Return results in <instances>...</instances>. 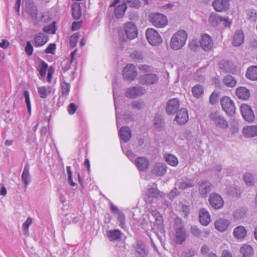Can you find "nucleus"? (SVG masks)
I'll return each instance as SVG.
<instances>
[{
    "instance_id": "nucleus-1",
    "label": "nucleus",
    "mask_w": 257,
    "mask_h": 257,
    "mask_svg": "<svg viewBox=\"0 0 257 257\" xmlns=\"http://www.w3.org/2000/svg\"><path fill=\"white\" fill-rule=\"evenodd\" d=\"M188 38L187 32L180 30L173 34L171 38L170 46L174 50L181 49L185 45Z\"/></svg>"
},
{
    "instance_id": "nucleus-2",
    "label": "nucleus",
    "mask_w": 257,
    "mask_h": 257,
    "mask_svg": "<svg viewBox=\"0 0 257 257\" xmlns=\"http://www.w3.org/2000/svg\"><path fill=\"white\" fill-rule=\"evenodd\" d=\"M123 28L125 36L124 35L122 31H118V36L121 41H125L126 39L133 40L137 37L138 34V29L133 22H126L124 24Z\"/></svg>"
},
{
    "instance_id": "nucleus-3",
    "label": "nucleus",
    "mask_w": 257,
    "mask_h": 257,
    "mask_svg": "<svg viewBox=\"0 0 257 257\" xmlns=\"http://www.w3.org/2000/svg\"><path fill=\"white\" fill-rule=\"evenodd\" d=\"M174 227L175 229V241L176 243L180 244L186 238V231L180 218L177 217L175 219Z\"/></svg>"
},
{
    "instance_id": "nucleus-4",
    "label": "nucleus",
    "mask_w": 257,
    "mask_h": 257,
    "mask_svg": "<svg viewBox=\"0 0 257 257\" xmlns=\"http://www.w3.org/2000/svg\"><path fill=\"white\" fill-rule=\"evenodd\" d=\"M149 19L151 24L158 28H163L168 24L167 17L161 13H151L149 15Z\"/></svg>"
},
{
    "instance_id": "nucleus-5",
    "label": "nucleus",
    "mask_w": 257,
    "mask_h": 257,
    "mask_svg": "<svg viewBox=\"0 0 257 257\" xmlns=\"http://www.w3.org/2000/svg\"><path fill=\"white\" fill-rule=\"evenodd\" d=\"M146 36L148 42L152 46H156L162 42L161 37L154 29H148L146 31Z\"/></svg>"
},
{
    "instance_id": "nucleus-6",
    "label": "nucleus",
    "mask_w": 257,
    "mask_h": 257,
    "mask_svg": "<svg viewBox=\"0 0 257 257\" xmlns=\"http://www.w3.org/2000/svg\"><path fill=\"white\" fill-rule=\"evenodd\" d=\"M149 212L151 216H149V219L151 222H153L159 229L162 230L164 220L162 214L155 208H151L149 210Z\"/></svg>"
},
{
    "instance_id": "nucleus-7",
    "label": "nucleus",
    "mask_w": 257,
    "mask_h": 257,
    "mask_svg": "<svg viewBox=\"0 0 257 257\" xmlns=\"http://www.w3.org/2000/svg\"><path fill=\"white\" fill-rule=\"evenodd\" d=\"M221 105L228 115L232 116L235 112V107L233 101L229 97L224 96L221 100Z\"/></svg>"
},
{
    "instance_id": "nucleus-8",
    "label": "nucleus",
    "mask_w": 257,
    "mask_h": 257,
    "mask_svg": "<svg viewBox=\"0 0 257 257\" xmlns=\"http://www.w3.org/2000/svg\"><path fill=\"white\" fill-rule=\"evenodd\" d=\"M122 74L124 79L130 81L134 80L138 75L136 66L132 64L126 65L122 70Z\"/></svg>"
},
{
    "instance_id": "nucleus-9",
    "label": "nucleus",
    "mask_w": 257,
    "mask_h": 257,
    "mask_svg": "<svg viewBox=\"0 0 257 257\" xmlns=\"http://www.w3.org/2000/svg\"><path fill=\"white\" fill-rule=\"evenodd\" d=\"M209 203L211 207L215 209L221 208L224 205L222 197L216 193H212L209 195Z\"/></svg>"
},
{
    "instance_id": "nucleus-10",
    "label": "nucleus",
    "mask_w": 257,
    "mask_h": 257,
    "mask_svg": "<svg viewBox=\"0 0 257 257\" xmlns=\"http://www.w3.org/2000/svg\"><path fill=\"white\" fill-rule=\"evenodd\" d=\"M146 92V89L142 86H134L127 88L125 92V96L128 98H135Z\"/></svg>"
},
{
    "instance_id": "nucleus-11",
    "label": "nucleus",
    "mask_w": 257,
    "mask_h": 257,
    "mask_svg": "<svg viewBox=\"0 0 257 257\" xmlns=\"http://www.w3.org/2000/svg\"><path fill=\"white\" fill-rule=\"evenodd\" d=\"M210 118L216 126L221 128H226L228 127L227 121L216 111L211 112Z\"/></svg>"
},
{
    "instance_id": "nucleus-12",
    "label": "nucleus",
    "mask_w": 257,
    "mask_h": 257,
    "mask_svg": "<svg viewBox=\"0 0 257 257\" xmlns=\"http://www.w3.org/2000/svg\"><path fill=\"white\" fill-rule=\"evenodd\" d=\"M135 164L139 171L146 172L149 168L150 163L149 160L143 157H139L135 160Z\"/></svg>"
},
{
    "instance_id": "nucleus-13",
    "label": "nucleus",
    "mask_w": 257,
    "mask_h": 257,
    "mask_svg": "<svg viewBox=\"0 0 257 257\" xmlns=\"http://www.w3.org/2000/svg\"><path fill=\"white\" fill-rule=\"evenodd\" d=\"M240 111L244 119L248 121L251 122L254 119L253 112L250 107L246 104H242L240 106Z\"/></svg>"
},
{
    "instance_id": "nucleus-14",
    "label": "nucleus",
    "mask_w": 257,
    "mask_h": 257,
    "mask_svg": "<svg viewBox=\"0 0 257 257\" xmlns=\"http://www.w3.org/2000/svg\"><path fill=\"white\" fill-rule=\"evenodd\" d=\"M158 76L155 74H148L139 78V83L142 84L152 85L158 82Z\"/></svg>"
},
{
    "instance_id": "nucleus-15",
    "label": "nucleus",
    "mask_w": 257,
    "mask_h": 257,
    "mask_svg": "<svg viewBox=\"0 0 257 257\" xmlns=\"http://www.w3.org/2000/svg\"><path fill=\"white\" fill-rule=\"evenodd\" d=\"M209 22L213 26L217 25L220 22H224L225 27H229L231 23L228 18L221 17L215 14H211L210 15Z\"/></svg>"
},
{
    "instance_id": "nucleus-16",
    "label": "nucleus",
    "mask_w": 257,
    "mask_h": 257,
    "mask_svg": "<svg viewBox=\"0 0 257 257\" xmlns=\"http://www.w3.org/2000/svg\"><path fill=\"white\" fill-rule=\"evenodd\" d=\"M118 86L116 83L113 84V95L114 99V105L115 108L116 120L117 127L119 126V113H118V102L119 96L118 95Z\"/></svg>"
},
{
    "instance_id": "nucleus-17",
    "label": "nucleus",
    "mask_w": 257,
    "mask_h": 257,
    "mask_svg": "<svg viewBox=\"0 0 257 257\" xmlns=\"http://www.w3.org/2000/svg\"><path fill=\"white\" fill-rule=\"evenodd\" d=\"M134 249L136 257H148V251L144 244L141 241H137L134 244Z\"/></svg>"
},
{
    "instance_id": "nucleus-18",
    "label": "nucleus",
    "mask_w": 257,
    "mask_h": 257,
    "mask_svg": "<svg viewBox=\"0 0 257 257\" xmlns=\"http://www.w3.org/2000/svg\"><path fill=\"white\" fill-rule=\"evenodd\" d=\"M230 223L231 222L228 219L221 218L215 221L214 226L215 229L218 231L223 232L227 230Z\"/></svg>"
},
{
    "instance_id": "nucleus-19",
    "label": "nucleus",
    "mask_w": 257,
    "mask_h": 257,
    "mask_svg": "<svg viewBox=\"0 0 257 257\" xmlns=\"http://www.w3.org/2000/svg\"><path fill=\"white\" fill-rule=\"evenodd\" d=\"M201 48L205 51L211 50L213 47V41L211 38L207 34H203L200 41Z\"/></svg>"
},
{
    "instance_id": "nucleus-20",
    "label": "nucleus",
    "mask_w": 257,
    "mask_h": 257,
    "mask_svg": "<svg viewBox=\"0 0 257 257\" xmlns=\"http://www.w3.org/2000/svg\"><path fill=\"white\" fill-rule=\"evenodd\" d=\"M247 229L242 225L235 227L233 231V235L237 240H243L247 236Z\"/></svg>"
},
{
    "instance_id": "nucleus-21",
    "label": "nucleus",
    "mask_w": 257,
    "mask_h": 257,
    "mask_svg": "<svg viewBox=\"0 0 257 257\" xmlns=\"http://www.w3.org/2000/svg\"><path fill=\"white\" fill-rule=\"evenodd\" d=\"M179 107V101L177 99L174 98L169 100L167 107L166 112L168 114H173L176 112Z\"/></svg>"
},
{
    "instance_id": "nucleus-22",
    "label": "nucleus",
    "mask_w": 257,
    "mask_h": 257,
    "mask_svg": "<svg viewBox=\"0 0 257 257\" xmlns=\"http://www.w3.org/2000/svg\"><path fill=\"white\" fill-rule=\"evenodd\" d=\"M167 167L163 163H156L152 169V173L157 176H163L167 172Z\"/></svg>"
},
{
    "instance_id": "nucleus-23",
    "label": "nucleus",
    "mask_w": 257,
    "mask_h": 257,
    "mask_svg": "<svg viewBox=\"0 0 257 257\" xmlns=\"http://www.w3.org/2000/svg\"><path fill=\"white\" fill-rule=\"evenodd\" d=\"M196 181L194 179L188 178H182L176 184L177 186L181 190H184L187 188L193 187Z\"/></svg>"
},
{
    "instance_id": "nucleus-24",
    "label": "nucleus",
    "mask_w": 257,
    "mask_h": 257,
    "mask_svg": "<svg viewBox=\"0 0 257 257\" xmlns=\"http://www.w3.org/2000/svg\"><path fill=\"white\" fill-rule=\"evenodd\" d=\"M212 6L215 10L217 12H224L227 11L229 7L227 1L214 0L212 3Z\"/></svg>"
},
{
    "instance_id": "nucleus-25",
    "label": "nucleus",
    "mask_w": 257,
    "mask_h": 257,
    "mask_svg": "<svg viewBox=\"0 0 257 257\" xmlns=\"http://www.w3.org/2000/svg\"><path fill=\"white\" fill-rule=\"evenodd\" d=\"M199 217L200 223L204 226H207L211 221L210 215L208 210L205 208L200 209Z\"/></svg>"
},
{
    "instance_id": "nucleus-26",
    "label": "nucleus",
    "mask_w": 257,
    "mask_h": 257,
    "mask_svg": "<svg viewBox=\"0 0 257 257\" xmlns=\"http://www.w3.org/2000/svg\"><path fill=\"white\" fill-rule=\"evenodd\" d=\"M175 120L179 124H183L188 120V114L185 108H181L177 112Z\"/></svg>"
},
{
    "instance_id": "nucleus-27",
    "label": "nucleus",
    "mask_w": 257,
    "mask_h": 257,
    "mask_svg": "<svg viewBox=\"0 0 257 257\" xmlns=\"http://www.w3.org/2000/svg\"><path fill=\"white\" fill-rule=\"evenodd\" d=\"M48 41V36L42 33L37 34L34 36V43L35 47L42 46L44 45Z\"/></svg>"
},
{
    "instance_id": "nucleus-28",
    "label": "nucleus",
    "mask_w": 257,
    "mask_h": 257,
    "mask_svg": "<svg viewBox=\"0 0 257 257\" xmlns=\"http://www.w3.org/2000/svg\"><path fill=\"white\" fill-rule=\"evenodd\" d=\"M236 97L241 100H247L250 97V91L245 87H238L235 90Z\"/></svg>"
},
{
    "instance_id": "nucleus-29",
    "label": "nucleus",
    "mask_w": 257,
    "mask_h": 257,
    "mask_svg": "<svg viewBox=\"0 0 257 257\" xmlns=\"http://www.w3.org/2000/svg\"><path fill=\"white\" fill-rule=\"evenodd\" d=\"M21 179L24 184L25 189H27L31 180V176L29 172V166L28 165H26L24 167L21 176Z\"/></svg>"
},
{
    "instance_id": "nucleus-30",
    "label": "nucleus",
    "mask_w": 257,
    "mask_h": 257,
    "mask_svg": "<svg viewBox=\"0 0 257 257\" xmlns=\"http://www.w3.org/2000/svg\"><path fill=\"white\" fill-rule=\"evenodd\" d=\"M120 139L124 143L127 142L132 137V132L129 127L123 126L121 127L119 131Z\"/></svg>"
},
{
    "instance_id": "nucleus-31",
    "label": "nucleus",
    "mask_w": 257,
    "mask_h": 257,
    "mask_svg": "<svg viewBox=\"0 0 257 257\" xmlns=\"http://www.w3.org/2000/svg\"><path fill=\"white\" fill-rule=\"evenodd\" d=\"M212 188V184L207 181H203L199 185V191L200 195L205 197L207 193L209 192Z\"/></svg>"
},
{
    "instance_id": "nucleus-32",
    "label": "nucleus",
    "mask_w": 257,
    "mask_h": 257,
    "mask_svg": "<svg viewBox=\"0 0 257 257\" xmlns=\"http://www.w3.org/2000/svg\"><path fill=\"white\" fill-rule=\"evenodd\" d=\"M244 39V33L242 30H237L235 31L232 42L233 45L239 46L241 45Z\"/></svg>"
},
{
    "instance_id": "nucleus-33",
    "label": "nucleus",
    "mask_w": 257,
    "mask_h": 257,
    "mask_svg": "<svg viewBox=\"0 0 257 257\" xmlns=\"http://www.w3.org/2000/svg\"><path fill=\"white\" fill-rule=\"evenodd\" d=\"M242 133L246 137L252 138L257 136V125L244 127Z\"/></svg>"
},
{
    "instance_id": "nucleus-34",
    "label": "nucleus",
    "mask_w": 257,
    "mask_h": 257,
    "mask_svg": "<svg viewBox=\"0 0 257 257\" xmlns=\"http://www.w3.org/2000/svg\"><path fill=\"white\" fill-rule=\"evenodd\" d=\"M122 233L118 229L109 230L106 232V236L110 241H114L119 240L121 236Z\"/></svg>"
},
{
    "instance_id": "nucleus-35",
    "label": "nucleus",
    "mask_w": 257,
    "mask_h": 257,
    "mask_svg": "<svg viewBox=\"0 0 257 257\" xmlns=\"http://www.w3.org/2000/svg\"><path fill=\"white\" fill-rule=\"evenodd\" d=\"M26 9L27 13L32 17H36L37 10L36 7L31 0H27L26 2Z\"/></svg>"
},
{
    "instance_id": "nucleus-36",
    "label": "nucleus",
    "mask_w": 257,
    "mask_h": 257,
    "mask_svg": "<svg viewBox=\"0 0 257 257\" xmlns=\"http://www.w3.org/2000/svg\"><path fill=\"white\" fill-rule=\"evenodd\" d=\"M246 212L247 210L245 208H238L233 213V218L235 221L242 220L246 216Z\"/></svg>"
},
{
    "instance_id": "nucleus-37",
    "label": "nucleus",
    "mask_w": 257,
    "mask_h": 257,
    "mask_svg": "<svg viewBox=\"0 0 257 257\" xmlns=\"http://www.w3.org/2000/svg\"><path fill=\"white\" fill-rule=\"evenodd\" d=\"M164 157L165 161L170 166L176 167L178 164V160L174 155L166 153Z\"/></svg>"
},
{
    "instance_id": "nucleus-38",
    "label": "nucleus",
    "mask_w": 257,
    "mask_h": 257,
    "mask_svg": "<svg viewBox=\"0 0 257 257\" xmlns=\"http://www.w3.org/2000/svg\"><path fill=\"white\" fill-rule=\"evenodd\" d=\"M246 77L253 81L257 80V66H252L247 69Z\"/></svg>"
},
{
    "instance_id": "nucleus-39",
    "label": "nucleus",
    "mask_w": 257,
    "mask_h": 257,
    "mask_svg": "<svg viewBox=\"0 0 257 257\" xmlns=\"http://www.w3.org/2000/svg\"><path fill=\"white\" fill-rule=\"evenodd\" d=\"M126 8V5L124 3L117 6L114 11L115 16L117 18H122L124 14Z\"/></svg>"
},
{
    "instance_id": "nucleus-40",
    "label": "nucleus",
    "mask_w": 257,
    "mask_h": 257,
    "mask_svg": "<svg viewBox=\"0 0 257 257\" xmlns=\"http://www.w3.org/2000/svg\"><path fill=\"white\" fill-rule=\"evenodd\" d=\"M51 92V87L50 86H41L38 88L39 95L42 98H46Z\"/></svg>"
},
{
    "instance_id": "nucleus-41",
    "label": "nucleus",
    "mask_w": 257,
    "mask_h": 257,
    "mask_svg": "<svg viewBox=\"0 0 257 257\" xmlns=\"http://www.w3.org/2000/svg\"><path fill=\"white\" fill-rule=\"evenodd\" d=\"M240 252L243 257H252L253 256L252 247L248 244H244L240 248Z\"/></svg>"
},
{
    "instance_id": "nucleus-42",
    "label": "nucleus",
    "mask_w": 257,
    "mask_h": 257,
    "mask_svg": "<svg viewBox=\"0 0 257 257\" xmlns=\"http://www.w3.org/2000/svg\"><path fill=\"white\" fill-rule=\"evenodd\" d=\"M72 16L74 19H78L80 18L81 15V10L79 3H74L72 6Z\"/></svg>"
},
{
    "instance_id": "nucleus-43",
    "label": "nucleus",
    "mask_w": 257,
    "mask_h": 257,
    "mask_svg": "<svg viewBox=\"0 0 257 257\" xmlns=\"http://www.w3.org/2000/svg\"><path fill=\"white\" fill-rule=\"evenodd\" d=\"M243 179L246 185L248 186H252L255 183L253 175L249 172L244 174Z\"/></svg>"
},
{
    "instance_id": "nucleus-44",
    "label": "nucleus",
    "mask_w": 257,
    "mask_h": 257,
    "mask_svg": "<svg viewBox=\"0 0 257 257\" xmlns=\"http://www.w3.org/2000/svg\"><path fill=\"white\" fill-rule=\"evenodd\" d=\"M192 92L194 97L199 98L203 95L204 89L201 85H196L192 87Z\"/></svg>"
},
{
    "instance_id": "nucleus-45",
    "label": "nucleus",
    "mask_w": 257,
    "mask_h": 257,
    "mask_svg": "<svg viewBox=\"0 0 257 257\" xmlns=\"http://www.w3.org/2000/svg\"><path fill=\"white\" fill-rule=\"evenodd\" d=\"M223 82L225 85L229 87H234L236 83V80L230 75H227L224 77Z\"/></svg>"
},
{
    "instance_id": "nucleus-46",
    "label": "nucleus",
    "mask_w": 257,
    "mask_h": 257,
    "mask_svg": "<svg viewBox=\"0 0 257 257\" xmlns=\"http://www.w3.org/2000/svg\"><path fill=\"white\" fill-rule=\"evenodd\" d=\"M160 191L156 187L148 188L146 195L149 197L157 198L160 195Z\"/></svg>"
},
{
    "instance_id": "nucleus-47",
    "label": "nucleus",
    "mask_w": 257,
    "mask_h": 257,
    "mask_svg": "<svg viewBox=\"0 0 257 257\" xmlns=\"http://www.w3.org/2000/svg\"><path fill=\"white\" fill-rule=\"evenodd\" d=\"M61 86L62 96L64 97H67L69 95V93L70 91V84L68 83H66L65 81H62L61 82Z\"/></svg>"
},
{
    "instance_id": "nucleus-48",
    "label": "nucleus",
    "mask_w": 257,
    "mask_h": 257,
    "mask_svg": "<svg viewBox=\"0 0 257 257\" xmlns=\"http://www.w3.org/2000/svg\"><path fill=\"white\" fill-rule=\"evenodd\" d=\"M23 95L25 98L27 108L28 109L29 115L31 114V104L30 98V93L28 90H25L24 92Z\"/></svg>"
},
{
    "instance_id": "nucleus-49",
    "label": "nucleus",
    "mask_w": 257,
    "mask_h": 257,
    "mask_svg": "<svg viewBox=\"0 0 257 257\" xmlns=\"http://www.w3.org/2000/svg\"><path fill=\"white\" fill-rule=\"evenodd\" d=\"M48 65L44 62H42L38 66V70L42 78L45 76L46 71L48 69Z\"/></svg>"
},
{
    "instance_id": "nucleus-50",
    "label": "nucleus",
    "mask_w": 257,
    "mask_h": 257,
    "mask_svg": "<svg viewBox=\"0 0 257 257\" xmlns=\"http://www.w3.org/2000/svg\"><path fill=\"white\" fill-rule=\"evenodd\" d=\"M131 58L137 62H141L143 59V56L142 52L135 51L131 54Z\"/></svg>"
},
{
    "instance_id": "nucleus-51",
    "label": "nucleus",
    "mask_w": 257,
    "mask_h": 257,
    "mask_svg": "<svg viewBox=\"0 0 257 257\" xmlns=\"http://www.w3.org/2000/svg\"><path fill=\"white\" fill-rule=\"evenodd\" d=\"M117 220L119 222V225L124 228L125 225V218L123 213L122 211H118Z\"/></svg>"
},
{
    "instance_id": "nucleus-52",
    "label": "nucleus",
    "mask_w": 257,
    "mask_h": 257,
    "mask_svg": "<svg viewBox=\"0 0 257 257\" xmlns=\"http://www.w3.org/2000/svg\"><path fill=\"white\" fill-rule=\"evenodd\" d=\"M32 223V220L31 217H28L25 222L23 223L22 228L25 235H27L29 231V227Z\"/></svg>"
},
{
    "instance_id": "nucleus-53",
    "label": "nucleus",
    "mask_w": 257,
    "mask_h": 257,
    "mask_svg": "<svg viewBox=\"0 0 257 257\" xmlns=\"http://www.w3.org/2000/svg\"><path fill=\"white\" fill-rule=\"evenodd\" d=\"M247 18L250 21H255L257 19V14L255 10H250L246 12Z\"/></svg>"
},
{
    "instance_id": "nucleus-54",
    "label": "nucleus",
    "mask_w": 257,
    "mask_h": 257,
    "mask_svg": "<svg viewBox=\"0 0 257 257\" xmlns=\"http://www.w3.org/2000/svg\"><path fill=\"white\" fill-rule=\"evenodd\" d=\"M141 1H144L145 3L148 2L147 0H127L126 3L131 7L138 8L140 6Z\"/></svg>"
},
{
    "instance_id": "nucleus-55",
    "label": "nucleus",
    "mask_w": 257,
    "mask_h": 257,
    "mask_svg": "<svg viewBox=\"0 0 257 257\" xmlns=\"http://www.w3.org/2000/svg\"><path fill=\"white\" fill-rule=\"evenodd\" d=\"M54 24H55V22H53V24L44 27V28L43 29V31L45 32L49 33H51L52 34H55L56 29L55 28Z\"/></svg>"
},
{
    "instance_id": "nucleus-56",
    "label": "nucleus",
    "mask_w": 257,
    "mask_h": 257,
    "mask_svg": "<svg viewBox=\"0 0 257 257\" xmlns=\"http://www.w3.org/2000/svg\"><path fill=\"white\" fill-rule=\"evenodd\" d=\"M226 192L231 195L237 196L240 194V192H238V189L234 186H230L227 189Z\"/></svg>"
},
{
    "instance_id": "nucleus-57",
    "label": "nucleus",
    "mask_w": 257,
    "mask_h": 257,
    "mask_svg": "<svg viewBox=\"0 0 257 257\" xmlns=\"http://www.w3.org/2000/svg\"><path fill=\"white\" fill-rule=\"evenodd\" d=\"M122 151L123 153L126 155V156L128 157V158L132 161L135 162V154L130 150H126L125 151L124 147L123 146H121Z\"/></svg>"
},
{
    "instance_id": "nucleus-58",
    "label": "nucleus",
    "mask_w": 257,
    "mask_h": 257,
    "mask_svg": "<svg viewBox=\"0 0 257 257\" xmlns=\"http://www.w3.org/2000/svg\"><path fill=\"white\" fill-rule=\"evenodd\" d=\"M56 48V46L54 43L49 44L47 48L45 49V53L54 54Z\"/></svg>"
},
{
    "instance_id": "nucleus-59",
    "label": "nucleus",
    "mask_w": 257,
    "mask_h": 257,
    "mask_svg": "<svg viewBox=\"0 0 257 257\" xmlns=\"http://www.w3.org/2000/svg\"><path fill=\"white\" fill-rule=\"evenodd\" d=\"M191 233L196 237H199L202 234V231L196 226H192L190 229Z\"/></svg>"
},
{
    "instance_id": "nucleus-60",
    "label": "nucleus",
    "mask_w": 257,
    "mask_h": 257,
    "mask_svg": "<svg viewBox=\"0 0 257 257\" xmlns=\"http://www.w3.org/2000/svg\"><path fill=\"white\" fill-rule=\"evenodd\" d=\"M79 38V35L77 33L73 34L70 38V45L71 47L76 46L78 39Z\"/></svg>"
},
{
    "instance_id": "nucleus-61",
    "label": "nucleus",
    "mask_w": 257,
    "mask_h": 257,
    "mask_svg": "<svg viewBox=\"0 0 257 257\" xmlns=\"http://www.w3.org/2000/svg\"><path fill=\"white\" fill-rule=\"evenodd\" d=\"M25 51L27 54L29 56H31L33 54V47L29 41H28L26 43Z\"/></svg>"
},
{
    "instance_id": "nucleus-62",
    "label": "nucleus",
    "mask_w": 257,
    "mask_h": 257,
    "mask_svg": "<svg viewBox=\"0 0 257 257\" xmlns=\"http://www.w3.org/2000/svg\"><path fill=\"white\" fill-rule=\"evenodd\" d=\"M144 105V102L142 101H138L135 100L132 102V107L134 109H141Z\"/></svg>"
},
{
    "instance_id": "nucleus-63",
    "label": "nucleus",
    "mask_w": 257,
    "mask_h": 257,
    "mask_svg": "<svg viewBox=\"0 0 257 257\" xmlns=\"http://www.w3.org/2000/svg\"><path fill=\"white\" fill-rule=\"evenodd\" d=\"M77 106L73 103H70L68 107V111L70 114H73L77 110Z\"/></svg>"
},
{
    "instance_id": "nucleus-64",
    "label": "nucleus",
    "mask_w": 257,
    "mask_h": 257,
    "mask_svg": "<svg viewBox=\"0 0 257 257\" xmlns=\"http://www.w3.org/2000/svg\"><path fill=\"white\" fill-rule=\"evenodd\" d=\"M139 69L140 70L145 72H149L152 71V67L147 65H141Z\"/></svg>"
}]
</instances>
